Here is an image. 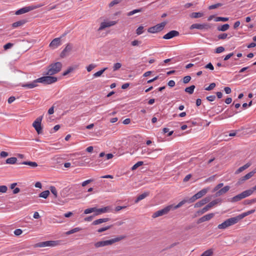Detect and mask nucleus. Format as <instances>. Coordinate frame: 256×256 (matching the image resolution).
<instances>
[{"instance_id":"9d476101","label":"nucleus","mask_w":256,"mask_h":256,"mask_svg":"<svg viewBox=\"0 0 256 256\" xmlns=\"http://www.w3.org/2000/svg\"><path fill=\"white\" fill-rule=\"evenodd\" d=\"M208 188H204L198 192L196 194H194L192 196L189 198V200L190 202H194L196 200L199 199L204 196L208 192Z\"/></svg>"},{"instance_id":"de8ad7c7","label":"nucleus","mask_w":256,"mask_h":256,"mask_svg":"<svg viewBox=\"0 0 256 256\" xmlns=\"http://www.w3.org/2000/svg\"><path fill=\"white\" fill-rule=\"evenodd\" d=\"M224 186L223 183H220L216 185L213 190V192H218Z\"/></svg>"},{"instance_id":"13d9d810","label":"nucleus","mask_w":256,"mask_h":256,"mask_svg":"<svg viewBox=\"0 0 256 256\" xmlns=\"http://www.w3.org/2000/svg\"><path fill=\"white\" fill-rule=\"evenodd\" d=\"M8 190V188L6 186H0V192L4 193L6 192Z\"/></svg>"},{"instance_id":"c03bdc74","label":"nucleus","mask_w":256,"mask_h":256,"mask_svg":"<svg viewBox=\"0 0 256 256\" xmlns=\"http://www.w3.org/2000/svg\"><path fill=\"white\" fill-rule=\"evenodd\" d=\"M122 66V64L120 62H116L114 64L113 70L116 71L119 70Z\"/></svg>"},{"instance_id":"bb28decb","label":"nucleus","mask_w":256,"mask_h":256,"mask_svg":"<svg viewBox=\"0 0 256 256\" xmlns=\"http://www.w3.org/2000/svg\"><path fill=\"white\" fill-rule=\"evenodd\" d=\"M18 160L17 158L16 157H11L10 158H8L6 161V164H16Z\"/></svg>"},{"instance_id":"4d7b16f0","label":"nucleus","mask_w":256,"mask_h":256,"mask_svg":"<svg viewBox=\"0 0 256 256\" xmlns=\"http://www.w3.org/2000/svg\"><path fill=\"white\" fill-rule=\"evenodd\" d=\"M14 44L10 42L7 43L4 46V50H7L9 48H10Z\"/></svg>"},{"instance_id":"9b49d317","label":"nucleus","mask_w":256,"mask_h":256,"mask_svg":"<svg viewBox=\"0 0 256 256\" xmlns=\"http://www.w3.org/2000/svg\"><path fill=\"white\" fill-rule=\"evenodd\" d=\"M42 119V116L38 117L33 122L32 126L36 131L38 134H42V127L41 122Z\"/></svg>"},{"instance_id":"c9c22d12","label":"nucleus","mask_w":256,"mask_h":256,"mask_svg":"<svg viewBox=\"0 0 256 256\" xmlns=\"http://www.w3.org/2000/svg\"><path fill=\"white\" fill-rule=\"evenodd\" d=\"M95 211H96V208H90L86 209L84 211V214H88L92 212H95Z\"/></svg>"},{"instance_id":"052dcab7","label":"nucleus","mask_w":256,"mask_h":256,"mask_svg":"<svg viewBox=\"0 0 256 256\" xmlns=\"http://www.w3.org/2000/svg\"><path fill=\"white\" fill-rule=\"evenodd\" d=\"M151 154V152L148 149V148H144V149H143L142 150V152H141V154L142 155H144V154Z\"/></svg>"},{"instance_id":"c85d7f7f","label":"nucleus","mask_w":256,"mask_h":256,"mask_svg":"<svg viewBox=\"0 0 256 256\" xmlns=\"http://www.w3.org/2000/svg\"><path fill=\"white\" fill-rule=\"evenodd\" d=\"M22 164L28 165L32 168H36L38 166V164L34 162L25 161L22 163Z\"/></svg>"},{"instance_id":"72a5a7b5","label":"nucleus","mask_w":256,"mask_h":256,"mask_svg":"<svg viewBox=\"0 0 256 256\" xmlns=\"http://www.w3.org/2000/svg\"><path fill=\"white\" fill-rule=\"evenodd\" d=\"M108 69V68H104L103 69L101 70H99L97 72H96L94 73L93 74L94 77L96 78L100 76L104 71H106Z\"/></svg>"},{"instance_id":"cd10ccee","label":"nucleus","mask_w":256,"mask_h":256,"mask_svg":"<svg viewBox=\"0 0 256 256\" xmlns=\"http://www.w3.org/2000/svg\"><path fill=\"white\" fill-rule=\"evenodd\" d=\"M230 28V25L228 24H224L220 26H218L217 30L218 31L225 32L228 30Z\"/></svg>"},{"instance_id":"6ab92c4d","label":"nucleus","mask_w":256,"mask_h":256,"mask_svg":"<svg viewBox=\"0 0 256 256\" xmlns=\"http://www.w3.org/2000/svg\"><path fill=\"white\" fill-rule=\"evenodd\" d=\"M230 188V186H225L223 188L220 189L216 193V196H220L224 194H226V192H228Z\"/></svg>"},{"instance_id":"c756f323","label":"nucleus","mask_w":256,"mask_h":256,"mask_svg":"<svg viewBox=\"0 0 256 256\" xmlns=\"http://www.w3.org/2000/svg\"><path fill=\"white\" fill-rule=\"evenodd\" d=\"M232 36H228V34L226 33H222L218 34V40H226V38L229 39Z\"/></svg>"},{"instance_id":"f8f14e48","label":"nucleus","mask_w":256,"mask_h":256,"mask_svg":"<svg viewBox=\"0 0 256 256\" xmlns=\"http://www.w3.org/2000/svg\"><path fill=\"white\" fill-rule=\"evenodd\" d=\"M210 28V24H192L190 27V30L198 29V30H208Z\"/></svg>"},{"instance_id":"4c0bfd02","label":"nucleus","mask_w":256,"mask_h":256,"mask_svg":"<svg viewBox=\"0 0 256 256\" xmlns=\"http://www.w3.org/2000/svg\"><path fill=\"white\" fill-rule=\"evenodd\" d=\"M50 190L54 196L56 198L58 197V192L56 188L54 186H51L50 188Z\"/></svg>"},{"instance_id":"a878e982","label":"nucleus","mask_w":256,"mask_h":256,"mask_svg":"<svg viewBox=\"0 0 256 256\" xmlns=\"http://www.w3.org/2000/svg\"><path fill=\"white\" fill-rule=\"evenodd\" d=\"M148 196V192H146L139 195L135 200V202L138 203L139 201L144 199Z\"/></svg>"},{"instance_id":"4be33fe9","label":"nucleus","mask_w":256,"mask_h":256,"mask_svg":"<svg viewBox=\"0 0 256 256\" xmlns=\"http://www.w3.org/2000/svg\"><path fill=\"white\" fill-rule=\"evenodd\" d=\"M108 220H109V218H99V219H98V220H94L92 222V225H97V224H102L103 222H107Z\"/></svg>"},{"instance_id":"603ef678","label":"nucleus","mask_w":256,"mask_h":256,"mask_svg":"<svg viewBox=\"0 0 256 256\" xmlns=\"http://www.w3.org/2000/svg\"><path fill=\"white\" fill-rule=\"evenodd\" d=\"M72 49V46L70 44H68L67 46H66V48L64 49V50L66 52H69Z\"/></svg>"},{"instance_id":"393cba45","label":"nucleus","mask_w":256,"mask_h":256,"mask_svg":"<svg viewBox=\"0 0 256 256\" xmlns=\"http://www.w3.org/2000/svg\"><path fill=\"white\" fill-rule=\"evenodd\" d=\"M250 166V163H247L246 164H244V166L239 168L236 172V174H238L241 172H242V171H244V170H245L246 169L248 168H249Z\"/></svg>"},{"instance_id":"f704fd0d","label":"nucleus","mask_w":256,"mask_h":256,"mask_svg":"<svg viewBox=\"0 0 256 256\" xmlns=\"http://www.w3.org/2000/svg\"><path fill=\"white\" fill-rule=\"evenodd\" d=\"M82 230V228H79V227H77V228H75L69 231H68L66 232V234L67 235H70V234H74V233H75L76 232H79L80 230Z\"/></svg>"},{"instance_id":"a19ab883","label":"nucleus","mask_w":256,"mask_h":256,"mask_svg":"<svg viewBox=\"0 0 256 256\" xmlns=\"http://www.w3.org/2000/svg\"><path fill=\"white\" fill-rule=\"evenodd\" d=\"M212 250H208L204 252L200 256H211L212 254Z\"/></svg>"},{"instance_id":"37998d69","label":"nucleus","mask_w":256,"mask_h":256,"mask_svg":"<svg viewBox=\"0 0 256 256\" xmlns=\"http://www.w3.org/2000/svg\"><path fill=\"white\" fill-rule=\"evenodd\" d=\"M228 20V18H224V17H216L214 21L215 22H227Z\"/></svg>"},{"instance_id":"8fccbe9b","label":"nucleus","mask_w":256,"mask_h":256,"mask_svg":"<svg viewBox=\"0 0 256 256\" xmlns=\"http://www.w3.org/2000/svg\"><path fill=\"white\" fill-rule=\"evenodd\" d=\"M94 181V180L93 179H89V180H87L83 182H82V186L84 187L85 186H86L88 184L90 183L91 182H92Z\"/></svg>"},{"instance_id":"338daca9","label":"nucleus","mask_w":256,"mask_h":256,"mask_svg":"<svg viewBox=\"0 0 256 256\" xmlns=\"http://www.w3.org/2000/svg\"><path fill=\"white\" fill-rule=\"evenodd\" d=\"M8 156V152L2 151L0 153V156L1 158H6Z\"/></svg>"},{"instance_id":"e2e57ef3","label":"nucleus","mask_w":256,"mask_h":256,"mask_svg":"<svg viewBox=\"0 0 256 256\" xmlns=\"http://www.w3.org/2000/svg\"><path fill=\"white\" fill-rule=\"evenodd\" d=\"M216 96L214 95L206 97V100L210 102H213L216 99Z\"/></svg>"},{"instance_id":"1a4fd4ad","label":"nucleus","mask_w":256,"mask_h":256,"mask_svg":"<svg viewBox=\"0 0 256 256\" xmlns=\"http://www.w3.org/2000/svg\"><path fill=\"white\" fill-rule=\"evenodd\" d=\"M166 25V22H162L156 25L150 27L148 28V32L150 33L154 34L161 32Z\"/></svg>"},{"instance_id":"79ce46f5","label":"nucleus","mask_w":256,"mask_h":256,"mask_svg":"<svg viewBox=\"0 0 256 256\" xmlns=\"http://www.w3.org/2000/svg\"><path fill=\"white\" fill-rule=\"evenodd\" d=\"M142 11V8H140V9H136V10H134L132 11H130V12H128L127 14V15L128 16H131L137 12H140Z\"/></svg>"},{"instance_id":"39448f33","label":"nucleus","mask_w":256,"mask_h":256,"mask_svg":"<svg viewBox=\"0 0 256 256\" xmlns=\"http://www.w3.org/2000/svg\"><path fill=\"white\" fill-rule=\"evenodd\" d=\"M173 208L172 205H169L164 208L158 210L154 212L152 215V218H156L168 214Z\"/></svg>"},{"instance_id":"aec40b11","label":"nucleus","mask_w":256,"mask_h":256,"mask_svg":"<svg viewBox=\"0 0 256 256\" xmlns=\"http://www.w3.org/2000/svg\"><path fill=\"white\" fill-rule=\"evenodd\" d=\"M256 210L255 209H252L251 210H248L247 212H243L239 215H238V218L240 220H242L243 218H244V217L250 214H252L253 213H254L255 212Z\"/></svg>"},{"instance_id":"bf43d9fd","label":"nucleus","mask_w":256,"mask_h":256,"mask_svg":"<svg viewBox=\"0 0 256 256\" xmlns=\"http://www.w3.org/2000/svg\"><path fill=\"white\" fill-rule=\"evenodd\" d=\"M96 67V65L94 64H90L86 67V70L88 72H90L92 69Z\"/></svg>"},{"instance_id":"7c9ffc66","label":"nucleus","mask_w":256,"mask_h":256,"mask_svg":"<svg viewBox=\"0 0 256 256\" xmlns=\"http://www.w3.org/2000/svg\"><path fill=\"white\" fill-rule=\"evenodd\" d=\"M203 13L200 12H194L191 14L190 17L192 18H196L202 17L203 16Z\"/></svg>"},{"instance_id":"7ed1b4c3","label":"nucleus","mask_w":256,"mask_h":256,"mask_svg":"<svg viewBox=\"0 0 256 256\" xmlns=\"http://www.w3.org/2000/svg\"><path fill=\"white\" fill-rule=\"evenodd\" d=\"M240 221L238 216L230 218L224 220L222 223L218 225L219 229H226L228 227L234 225Z\"/></svg>"},{"instance_id":"5fc2aeb1","label":"nucleus","mask_w":256,"mask_h":256,"mask_svg":"<svg viewBox=\"0 0 256 256\" xmlns=\"http://www.w3.org/2000/svg\"><path fill=\"white\" fill-rule=\"evenodd\" d=\"M120 2V0H114L109 4L108 6L110 7H112L114 6L115 4H119Z\"/></svg>"},{"instance_id":"f257e3e1","label":"nucleus","mask_w":256,"mask_h":256,"mask_svg":"<svg viewBox=\"0 0 256 256\" xmlns=\"http://www.w3.org/2000/svg\"><path fill=\"white\" fill-rule=\"evenodd\" d=\"M125 238L124 236H120L118 237L115 238H112L110 240H102L96 242L94 244V246L95 248H99L102 247H104L105 246L112 245L114 242H118Z\"/></svg>"},{"instance_id":"b1692460","label":"nucleus","mask_w":256,"mask_h":256,"mask_svg":"<svg viewBox=\"0 0 256 256\" xmlns=\"http://www.w3.org/2000/svg\"><path fill=\"white\" fill-rule=\"evenodd\" d=\"M26 22V21L24 20H19V21H18V22H14L12 24V26L14 28H18V26H22V25H24Z\"/></svg>"},{"instance_id":"774afa93","label":"nucleus","mask_w":256,"mask_h":256,"mask_svg":"<svg viewBox=\"0 0 256 256\" xmlns=\"http://www.w3.org/2000/svg\"><path fill=\"white\" fill-rule=\"evenodd\" d=\"M140 43L141 42L138 40H134L132 42L131 44L132 46H138Z\"/></svg>"},{"instance_id":"473e14b6","label":"nucleus","mask_w":256,"mask_h":256,"mask_svg":"<svg viewBox=\"0 0 256 256\" xmlns=\"http://www.w3.org/2000/svg\"><path fill=\"white\" fill-rule=\"evenodd\" d=\"M195 88V86L194 85H192L189 87H187L185 88V92L190 94H192L194 92V90Z\"/></svg>"},{"instance_id":"ea45409f","label":"nucleus","mask_w":256,"mask_h":256,"mask_svg":"<svg viewBox=\"0 0 256 256\" xmlns=\"http://www.w3.org/2000/svg\"><path fill=\"white\" fill-rule=\"evenodd\" d=\"M112 226L111 225V226H108L100 228L97 230V232L99 233H101L104 231H106V230L110 228H112Z\"/></svg>"},{"instance_id":"58836bf2","label":"nucleus","mask_w":256,"mask_h":256,"mask_svg":"<svg viewBox=\"0 0 256 256\" xmlns=\"http://www.w3.org/2000/svg\"><path fill=\"white\" fill-rule=\"evenodd\" d=\"M144 164V162L142 161H139L137 162L136 164H134L132 168V170H136L138 167L142 166Z\"/></svg>"},{"instance_id":"2f4dec72","label":"nucleus","mask_w":256,"mask_h":256,"mask_svg":"<svg viewBox=\"0 0 256 256\" xmlns=\"http://www.w3.org/2000/svg\"><path fill=\"white\" fill-rule=\"evenodd\" d=\"M50 194V191L48 190L44 191L39 194V197L46 198Z\"/></svg>"},{"instance_id":"f03ea898","label":"nucleus","mask_w":256,"mask_h":256,"mask_svg":"<svg viewBox=\"0 0 256 256\" xmlns=\"http://www.w3.org/2000/svg\"><path fill=\"white\" fill-rule=\"evenodd\" d=\"M62 68V64L60 62H56L51 64L48 66L46 70L47 72H46V75H53L58 73L60 71Z\"/></svg>"},{"instance_id":"dca6fc26","label":"nucleus","mask_w":256,"mask_h":256,"mask_svg":"<svg viewBox=\"0 0 256 256\" xmlns=\"http://www.w3.org/2000/svg\"><path fill=\"white\" fill-rule=\"evenodd\" d=\"M210 201V198L209 197H206L198 202H196L194 205V208H198L208 203Z\"/></svg>"},{"instance_id":"680f3d73","label":"nucleus","mask_w":256,"mask_h":256,"mask_svg":"<svg viewBox=\"0 0 256 256\" xmlns=\"http://www.w3.org/2000/svg\"><path fill=\"white\" fill-rule=\"evenodd\" d=\"M191 80V77L189 76H186L183 78V82L184 84L188 83Z\"/></svg>"},{"instance_id":"f3484780","label":"nucleus","mask_w":256,"mask_h":256,"mask_svg":"<svg viewBox=\"0 0 256 256\" xmlns=\"http://www.w3.org/2000/svg\"><path fill=\"white\" fill-rule=\"evenodd\" d=\"M60 44V38H54L50 44V47L52 49L57 48Z\"/></svg>"},{"instance_id":"6e6552de","label":"nucleus","mask_w":256,"mask_h":256,"mask_svg":"<svg viewBox=\"0 0 256 256\" xmlns=\"http://www.w3.org/2000/svg\"><path fill=\"white\" fill-rule=\"evenodd\" d=\"M221 202L220 199H216L209 202L206 206L203 208L202 210L198 211L197 213L199 214H202L210 210L212 208Z\"/></svg>"},{"instance_id":"5701e85b","label":"nucleus","mask_w":256,"mask_h":256,"mask_svg":"<svg viewBox=\"0 0 256 256\" xmlns=\"http://www.w3.org/2000/svg\"><path fill=\"white\" fill-rule=\"evenodd\" d=\"M256 172V170H254L253 171H252V172H248V174H247L244 176L242 178H241L242 180L244 181V180L250 179V178H252L254 175V174Z\"/></svg>"},{"instance_id":"3c124183","label":"nucleus","mask_w":256,"mask_h":256,"mask_svg":"<svg viewBox=\"0 0 256 256\" xmlns=\"http://www.w3.org/2000/svg\"><path fill=\"white\" fill-rule=\"evenodd\" d=\"M224 50V48L223 46L218 47L215 50V52L217 54H220L223 52Z\"/></svg>"},{"instance_id":"09e8293b","label":"nucleus","mask_w":256,"mask_h":256,"mask_svg":"<svg viewBox=\"0 0 256 256\" xmlns=\"http://www.w3.org/2000/svg\"><path fill=\"white\" fill-rule=\"evenodd\" d=\"M216 86V85L215 83H214V82L211 83L208 87L205 88V90H208V91L212 90L215 88Z\"/></svg>"},{"instance_id":"864d4df0","label":"nucleus","mask_w":256,"mask_h":256,"mask_svg":"<svg viewBox=\"0 0 256 256\" xmlns=\"http://www.w3.org/2000/svg\"><path fill=\"white\" fill-rule=\"evenodd\" d=\"M144 27L140 26L136 30V32L138 35H140L143 32Z\"/></svg>"},{"instance_id":"2eb2a0df","label":"nucleus","mask_w":256,"mask_h":256,"mask_svg":"<svg viewBox=\"0 0 256 256\" xmlns=\"http://www.w3.org/2000/svg\"><path fill=\"white\" fill-rule=\"evenodd\" d=\"M34 8L33 6H26L22 8H20V10H18L16 12V15H20L21 14H23L26 12H28L30 10H33Z\"/></svg>"},{"instance_id":"e433bc0d","label":"nucleus","mask_w":256,"mask_h":256,"mask_svg":"<svg viewBox=\"0 0 256 256\" xmlns=\"http://www.w3.org/2000/svg\"><path fill=\"white\" fill-rule=\"evenodd\" d=\"M256 202V198L252 200H246L244 201V204L250 205Z\"/></svg>"},{"instance_id":"423d86ee","label":"nucleus","mask_w":256,"mask_h":256,"mask_svg":"<svg viewBox=\"0 0 256 256\" xmlns=\"http://www.w3.org/2000/svg\"><path fill=\"white\" fill-rule=\"evenodd\" d=\"M37 80L39 81V82L50 84L56 82L58 80V78L56 77L48 75V76H42L38 78Z\"/></svg>"},{"instance_id":"69168bd1","label":"nucleus","mask_w":256,"mask_h":256,"mask_svg":"<svg viewBox=\"0 0 256 256\" xmlns=\"http://www.w3.org/2000/svg\"><path fill=\"white\" fill-rule=\"evenodd\" d=\"M204 68H208L212 70H214V66H212V64L211 62H209L208 64H207L205 66Z\"/></svg>"},{"instance_id":"412c9836","label":"nucleus","mask_w":256,"mask_h":256,"mask_svg":"<svg viewBox=\"0 0 256 256\" xmlns=\"http://www.w3.org/2000/svg\"><path fill=\"white\" fill-rule=\"evenodd\" d=\"M186 202L190 203V201L189 200V198H185V199L183 200H182L181 202H180L177 205H176L175 206H173V208L172 210L177 209V208L181 207L183 204H186Z\"/></svg>"},{"instance_id":"a211bd4d","label":"nucleus","mask_w":256,"mask_h":256,"mask_svg":"<svg viewBox=\"0 0 256 256\" xmlns=\"http://www.w3.org/2000/svg\"><path fill=\"white\" fill-rule=\"evenodd\" d=\"M39 82V81L37 80V79L32 81V82H28L26 84H24L22 86L24 88H26L29 89L38 86V83Z\"/></svg>"},{"instance_id":"49530a36","label":"nucleus","mask_w":256,"mask_h":256,"mask_svg":"<svg viewBox=\"0 0 256 256\" xmlns=\"http://www.w3.org/2000/svg\"><path fill=\"white\" fill-rule=\"evenodd\" d=\"M104 210L102 208H96V211H95V214H94V216L99 215L101 214H104Z\"/></svg>"},{"instance_id":"20e7f679","label":"nucleus","mask_w":256,"mask_h":256,"mask_svg":"<svg viewBox=\"0 0 256 256\" xmlns=\"http://www.w3.org/2000/svg\"><path fill=\"white\" fill-rule=\"evenodd\" d=\"M253 192L254 190H251V189L244 190L242 193L232 198L230 200V202H238L241 200L252 195Z\"/></svg>"},{"instance_id":"ddd939ff","label":"nucleus","mask_w":256,"mask_h":256,"mask_svg":"<svg viewBox=\"0 0 256 256\" xmlns=\"http://www.w3.org/2000/svg\"><path fill=\"white\" fill-rule=\"evenodd\" d=\"M117 22L116 21L104 22L100 24V26L98 29V31H101L106 28H108L115 25Z\"/></svg>"},{"instance_id":"6e6d98bb","label":"nucleus","mask_w":256,"mask_h":256,"mask_svg":"<svg viewBox=\"0 0 256 256\" xmlns=\"http://www.w3.org/2000/svg\"><path fill=\"white\" fill-rule=\"evenodd\" d=\"M102 208H103L104 213L108 212H112V208L110 206Z\"/></svg>"},{"instance_id":"0e129e2a","label":"nucleus","mask_w":256,"mask_h":256,"mask_svg":"<svg viewBox=\"0 0 256 256\" xmlns=\"http://www.w3.org/2000/svg\"><path fill=\"white\" fill-rule=\"evenodd\" d=\"M22 230L20 228L16 229L14 231V234L16 236H20V234H22Z\"/></svg>"},{"instance_id":"0eeeda50","label":"nucleus","mask_w":256,"mask_h":256,"mask_svg":"<svg viewBox=\"0 0 256 256\" xmlns=\"http://www.w3.org/2000/svg\"><path fill=\"white\" fill-rule=\"evenodd\" d=\"M58 244L59 241L58 240H49L37 243L34 246L36 248L54 247Z\"/></svg>"},{"instance_id":"4468645a","label":"nucleus","mask_w":256,"mask_h":256,"mask_svg":"<svg viewBox=\"0 0 256 256\" xmlns=\"http://www.w3.org/2000/svg\"><path fill=\"white\" fill-rule=\"evenodd\" d=\"M179 35V32L178 31L172 30L164 36L163 38L165 40H169L172 38L174 37L177 36Z\"/></svg>"},{"instance_id":"a18cd8bd","label":"nucleus","mask_w":256,"mask_h":256,"mask_svg":"<svg viewBox=\"0 0 256 256\" xmlns=\"http://www.w3.org/2000/svg\"><path fill=\"white\" fill-rule=\"evenodd\" d=\"M214 216V213H210L204 216V217L205 218L206 220L208 221L212 219Z\"/></svg>"}]
</instances>
